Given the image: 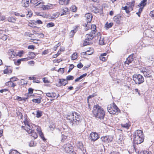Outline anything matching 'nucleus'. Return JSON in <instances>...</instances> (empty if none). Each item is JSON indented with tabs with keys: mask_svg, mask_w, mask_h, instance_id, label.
<instances>
[{
	"mask_svg": "<svg viewBox=\"0 0 154 154\" xmlns=\"http://www.w3.org/2000/svg\"><path fill=\"white\" fill-rule=\"evenodd\" d=\"M66 118L68 122L72 126L78 124L81 119V116L79 113L75 112L69 113Z\"/></svg>",
	"mask_w": 154,
	"mask_h": 154,
	"instance_id": "1",
	"label": "nucleus"
},
{
	"mask_svg": "<svg viewBox=\"0 0 154 154\" xmlns=\"http://www.w3.org/2000/svg\"><path fill=\"white\" fill-rule=\"evenodd\" d=\"M93 113L97 118L100 120H103L104 117L105 112L103 108L98 105H95L93 108Z\"/></svg>",
	"mask_w": 154,
	"mask_h": 154,
	"instance_id": "2",
	"label": "nucleus"
},
{
	"mask_svg": "<svg viewBox=\"0 0 154 154\" xmlns=\"http://www.w3.org/2000/svg\"><path fill=\"white\" fill-rule=\"evenodd\" d=\"M134 142L135 144H138L143 142L144 140V135L143 132L138 130L135 131L134 133Z\"/></svg>",
	"mask_w": 154,
	"mask_h": 154,
	"instance_id": "3",
	"label": "nucleus"
},
{
	"mask_svg": "<svg viewBox=\"0 0 154 154\" xmlns=\"http://www.w3.org/2000/svg\"><path fill=\"white\" fill-rule=\"evenodd\" d=\"M91 31L89 33L87 34L85 36V40L90 41L95 36V34L96 32V26L95 25H92L91 26Z\"/></svg>",
	"mask_w": 154,
	"mask_h": 154,
	"instance_id": "4",
	"label": "nucleus"
},
{
	"mask_svg": "<svg viewBox=\"0 0 154 154\" xmlns=\"http://www.w3.org/2000/svg\"><path fill=\"white\" fill-rule=\"evenodd\" d=\"M107 108L108 112L111 114H116V113L120 112L119 109L115 104L109 105Z\"/></svg>",
	"mask_w": 154,
	"mask_h": 154,
	"instance_id": "5",
	"label": "nucleus"
},
{
	"mask_svg": "<svg viewBox=\"0 0 154 154\" xmlns=\"http://www.w3.org/2000/svg\"><path fill=\"white\" fill-rule=\"evenodd\" d=\"M133 80L137 84H140L144 81L143 77L140 74H134L133 75Z\"/></svg>",
	"mask_w": 154,
	"mask_h": 154,
	"instance_id": "6",
	"label": "nucleus"
},
{
	"mask_svg": "<svg viewBox=\"0 0 154 154\" xmlns=\"http://www.w3.org/2000/svg\"><path fill=\"white\" fill-rule=\"evenodd\" d=\"M97 39L99 41V44L100 45H103L105 44L104 37L102 36L100 32L97 33Z\"/></svg>",
	"mask_w": 154,
	"mask_h": 154,
	"instance_id": "7",
	"label": "nucleus"
},
{
	"mask_svg": "<svg viewBox=\"0 0 154 154\" xmlns=\"http://www.w3.org/2000/svg\"><path fill=\"white\" fill-rule=\"evenodd\" d=\"M63 147L67 152L72 151L73 149V146L69 143L63 145Z\"/></svg>",
	"mask_w": 154,
	"mask_h": 154,
	"instance_id": "8",
	"label": "nucleus"
},
{
	"mask_svg": "<svg viewBox=\"0 0 154 154\" xmlns=\"http://www.w3.org/2000/svg\"><path fill=\"white\" fill-rule=\"evenodd\" d=\"M134 60L133 54H131L127 58L126 60L124 63L125 65H127V66L128 67L129 64L131 63Z\"/></svg>",
	"mask_w": 154,
	"mask_h": 154,
	"instance_id": "9",
	"label": "nucleus"
},
{
	"mask_svg": "<svg viewBox=\"0 0 154 154\" xmlns=\"http://www.w3.org/2000/svg\"><path fill=\"white\" fill-rule=\"evenodd\" d=\"M90 138L93 141L97 140L99 138V136L97 133L96 132H92L90 135Z\"/></svg>",
	"mask_w": 154,
	"mask_h": 154,
	"instance_id": "10",
	"label": "nucleus"
},
{
	"mask_svg": "<svg viewBox=\"0 0 154 154\" xmlns=\"http://www.w3.org/2000/svg\"><path fill=\"white\" fill-rule=\"evenodd\" d=\"M144 76L146 77H151L152 72L151 71L146 69L142 71Z\"/></svg>",
	"mask_w": 154,
	"mask_h": 154,
	"instance_id": "11",
	"label": "nucleus"
},
{
	"mask_svg": "<svg viewBox=\"0 0 154 154\" xmlns=\"http://www.w3.org/2000/svg\"><path fill=\"white\" fill-rule=\"evenodd\" d=\"M113 20L116 23L120 24L122 20L121 16L119 14L117 15L114 17Z\"/></svg>",
	"mask_w": 154,
	"mask_h": 154,
	"instance_id": "12",
	"label": "nucleus"
},
{
	"mask_svg": "<svg viewBox=\"0 0 154 154\" xmlns=\"http://www.w3.org/2000/svg\"><path fill=\"white\" fill-rule=\"evenodd\" d=\"M88 23H90L92 20V16L91 13H88L86 14L85 16Z\"/></svg>",
	"mask_w": 154,
	"mask_h": 154,
	"instance_id": "13",
	"label": "nucleus"
},
{
	"mask_svg": "<svg viewBox=\"0 0 154 154\" xmlns=\"http://www.w3.org/2000/svg\"><path fill=\"white\" fill-rule=\"evenodd\" d=\"M59 81L58 83L60 84V85H63L64 86L65 85L68 83V82L66 80L64 79H58Z\"/></svg>",
	"mask_w": 154,
	"mask_h": 154,
	"instance_id": "14",
	"label": "nucleus"
},
{
	"mask_svg": "<svg viewBox=\"0 0 154 154\" xmlns=\"http://www.w3.org/2000/svg\"><path fill=\"white\" fill-rule=\"evenodd\" d=\"M33 128V126L30 125V124H29L27 125L26 128H24V129L26 130L28 133H31L33 130V129H32Z\"/></svg>",
	"mask_w": 154,
	"mask_h": 154,
	"instance_id": "15",
	"label": "nucleus"
},
{
	"mask_svg": "<svg viewBox=\"0 0 154 154\" xmlns=\"http://www.w3.org/2000/svg\"><path fill=\"white\" fill-rule=\"evenodd\" d=\"M30 2L34 5L37 4V5L44 4V2L42 1H38V0H31Z\"/></svg>",
	"mask_w": 154,
	"mask_h": 154,
	"instance_id": "16",
	"label": "nucleus"
},
{
	"mask_svg": "<svg viewBox=\"0 0 154 154\" xmlns=\"http://www.w3.org/2000/svg\"><path fill=\"white\" fill-rule=\"evenodd\" d=\"M5 85L7 86L14 88L17 85L16 84L13 83L11 80L8 82L5 83Z\"/></svg>",
	"mask_w": 154,
	"mask_h": 154,
	"instance_id": "17",
	"label": "nucleus"
},
{
	"mask_svg": "<svg viewBox=\"0 0 154 154\" xmlns=\"http://www.w3.org/2000/svg\"><path fill=\"white\" fill-rule=\"evenodd\" d=\"M29 0H22L21 3L22 5L26 7L29 6Z\"/></svg>",
	"mask_w": 154,
	"mask_h": 154,
	"instance_id": "18",
	"label": "nucleus"
},
{
	"mask_svg": "<svg viewBox=\"0 0 154 154\" xmlns=\"http://www.w3.org/2000/svg\"><path fill=\"white\" fill-rule=\"evenodd\" d=\"M147 0H142L140 3L139 4L138 6V7H144L146 5V2Z\"/></svg>",
	"mask_w": 154,
	"mask_h": 154,
	"instance_id": "19",
	"label": "nucleus"
},
{
	"mask_svg": "<svg viewBox=\"0 0 154 154\" xmlns=\"http://www.w3.org/2000/svg\"><path fill=\"white\" fill-rule=\"evenodd\" d=\"M25 120L24 121V123L25 125H27L29 124V119L27 118L26 115L25 114L24 115Z\"/></svg>",
	"mask_w": 154,
	"mask_h": 154,
	"instance_id": "20",
	"label": "nucleus"
},
{
	"mask_svg": "<svg viewBox=\"0 0 154 154\" xmlns=\"http://www.w3.org/2000/svg\"><path fill=\"white\" fill-rule=\"evenodd\" d=\"M135 2V1H133L131 2H129V5L130 6L128 8L130 10H131V11L133 10V8L134 6Z\"/></svg>",
	"mask_w": 154,
	"mask_h": 154,
	"instance_id": "21",
	"label": "nucleus"
},
{
	"mask_svg": "<svg viewBox=\"0 0 154 154\" xmlns=\"http://www.w3.org/2000/svg\"><path fill=\"white\" fill-rule=\"evenodd\" d=\"M77 27L75 28V29L74 30H72L69 33V35L70 37L72 38L73 37L75 34V33L76 32L77 30H76V28Z\"/></svg>",
	"mask_w": 154,
	"mask_h": 154,
	"instance_id": "22",
	"label": "nucleus"
},
{
	"mask_svg": "<svg viewBox=\"0 0 154 154\" xmlns=\"http://www.w3.org/2000/svg\"><path fill=\"white\" fill-rule=\"evenodd\" d=\"M41 99L42 98L40 97V98L33 99L32 100V101L33 102H35V103L39 104L41 102Z\"/></svg>",
	"mask_w": 154,
	"mask_h": 154,
	"instance_id": "23",
	"label": "nucleus"
},
{
	"mask_svg": "<svg viewBox=\"0 0 154 154\" xmlns=\"http://www.w3.org/2000/svg\"><path fill=\"white\" fill-rule=\"evenodd\" d=\"M28 54L29 55L31 56V57H29L30 60L34 59L36 55L33 52H30Z\"/></svg>",
	"mask_w": 154,
	"mask_h": 154,
	"instance_id": "24",
	"label": "nucleus"
},
{
	"mask_svg": "<svg viewBox=\"0 0 154 154\" xmlns=\"http://www.w3.org/2000/svg\"><path fill=\"white\" fill-rule=\"evenodd\" d=\"M8 21L9 22L14 23L16 21L15 18L13 17H9L8 19Z\"/></svg>",
	"mask_w": 154,
	"mask_h": 154,
	"instance_id": "25",
	"label": "nucleus"
},
{
	"mask_svg": "<svg viewBox=\"0 0 154 154\" xmlns=\"http://www.w3.org/2000/svg\"><path fill=\"white\" fill-rule=\"evenodd\" d=\"M28 134H31V136H32L34 139H36L38 137V135L36 132H34V130L31 133H28Z\"/></svg>",
	"mask_w": 154,
	"mask_h": 154,
	"instance_id": "26",
	"label": "nucleus"
},
{
	"mask_svg": "<svg viewBox=\"0 0 154 154\" xmlns=\"http://www.w3.org/2000/svg\"><path fill=\"white\" fill-rule=\"evenodd\" d=\"M77 146L79 149L82 151V150L83 146L82 142H78L77 144Z\"/></svg>",
	"mask_w": 154,
	"mask_h": 154,
	"instance_id": "27",
	"label": "nucleus"
},
{
	"mask_svg": "<svg viewBox=\"0 0 154 154\" xmlns=\"http://www.w3.org/2000/svg\"><path fill=\"white\" fill-rule=\"evenodd\" d=\"M62 11L63 12L61 14V15L66 14L67 12H68V9L66 8H65L62 9Z\"/></svg>",
	"mask_w": 154,
	"mask_h": 154,
	"instance_id": "28",
	"label": "nucleus"
},
{
	"mask_svg": "<svg viewBox=\"0 0 154 154\" xmlns=\"http://www.w3.org/2000/svg\"><path fill=\"white\" fill-rule=\"evenodd\" d=\"M92 11L94 13L97 14L99 12V9L95 7H93L92 8Z\"/></svg>",
	"mask_w": 154,
	"mask_h": 154,
	"instance_id": "29",
	"label": "nucleus"
},
{
	"mask_svg": "<svg viewBox=\"0 0 154 154\" xmlns=\"http://www.w3.org/2000/svg\"><path fill=\"white\" fill-rule=\"evenodd\" d=\"M108 143L111 142L112 141L113 137L112 136H106Z\"/></svg>",
	"mask_w": 154,
	"mask_h": 154,
	"instance_id": "30",
	"label": "nucleus"
},
{
	"mask_svg": "<svg viewBox=\"0 0 154 154\" xmlns=\"http://www.w3.org/2000/svg\"><path fill=\"white\" fill-rule=\"evenodd\" d=\"M36 143L33 140H31L30 142L29 145L30 147L34 146H36Z\"/></svg>",
	"mask_w": 154,
	"mask_h": 154,
	"instance_id": "31",
	"label": "nucleus"
},
{
	"mask_svg": "<svg viewBox=\"0 0 154 154\" xmlns=\"http://www.w3.org/2000/svg\"><path fill=\"white\" fill-rule=\"evenodd\" d=\"M42 112L39 110H38L36 112V117L39 118L42 116Z\"/></svg>",
	"mask_w": 154,
	"mask_h": 154,
	"instance_id": "32",
	"label": "nucleus"
},
{
	"mask_svg": "<svg viewBox=\"0 0 154 154\" xmlns=\"http://www.w3.org/2000/svg\"><path fill=\"white\" fill-rule=\"evenodd\" d=\"M77 58V53H74L72 56V60H75Z\"/></svg>",
	"mask_w": 154,
	"mask_h": 154,
	"instance_id": "33",
	"label": "nucleus"
},
{
	"mask_svg": "<svg viewBox=\"0 0 154 154\" xmlns=\"http://www.w3.org/2000/svg\"><path fill=\"white\" fill-rule=\"evenodd\" d=\"M106 136L103 137H101V139L103 141L106 143H108L107 141Z\"/></svg>",
	"mask_w": 154,
	"mask_h": 154,
	"instance_id": "34",
	"label": "nucleus"
},
{
	"mask_svg": "<svg viewBox=\"0 0 154 154\" xmlns=\"http://www.w3.org/2000/svg\"><path fill=\"white\" fill-rule=\"evenodd\" d=\"M42 5L41 7L42 8L43 10H45L46 9H48L50 8V6L47 5H43V4H42Z\"/></svg>",
	"mask_w": 154,
	"mask_h": 154,
	"instance_id": "35",
	"label": "nucleus"
},
{
	"mask_svg": "<svg viewBox=\"0 0 154 154\" xmlns=\"http://www.w3.org/2000/svg\"><path fill=\"white\" fill-rule=\"evenodd\" d=\"M74 79V77L72 75H68L66 77V79L68 80H72Z\"/></svg>",
	"mask_w": 154,
	"mask_h": 154,
	"instance_id": "36",
	"label": "nucleus"
},
{
	"mask_svg": "<svg viewBox=\"0 0 154 154\" xmlns=\"http://www.w3.org/2000/svg\"><path fill=\"white\" fill-rule=\"evenodd\" d=\"M113 23H106L105 24V26L107 28L111 27L113 25Z\"/></svg>",
	"mask_w": 154,
	"mask_h": 154,
	"instance_id": "37",
	"label": "nucleus"
},
{
	"mask_svg": "<svg viewBox=\"0 0 154 154\" xmlns=\"http://www.w3.org/2000/svg\"><path fill=\"white\" fill-rule=\"evenodd\" d=\"M19 83L20 85H24L26 84V82L24 81V80L23 79H21L20 80Z\"/></svg>",
	"mask_w": 154,
	"mask_h": 154,
	"instance_id": "38",
	"label": "nucleus"
},
{
	"mask_svg": "<svg viewBox=\"0 0 154 154\" xmlns=\"http://www.w3.org/2000/svg\"><path fill=\"white\" fill-rule=\"evenodd\" d=\"M70 9L73 12H75L77 11V7L75 5L72 6L71 7Z\"/></svg>",
	"mask_w": 154,
	"mask_h": 154,
	"instance_id": "39",
	"label": "nucleus"
},
{
	"mask_svg": "<svg viewBox=\"0 0 154 154\" xmlns=\"http://www.w3.org/2000/svg\"><path fill=\"white\" fill-rule=\"evenodd\" d=\"M54 23L51 22L48 23L47 25V27L48 28L54 26Z\"/></svg>",
	"mask_w": 154,
	"mask_h": 154,
	"instance_id": "40",
	"label": "nucleus"
},
{
	"mask_svg": "<svg viewBox=\"0 0 154 154\" xmlns=\"http://www.w3.org/2000/svg\"><path fill=\"white\" fill-rule=\"evenodd\" d=\"M32 13L31 11H29L28 13L27 14L26 17L27 18H29L32 15Z\"/></svg>",
	"mask_w": 154,
	"mask_h": 154,
	"instance_id": "41",
	"label": "nucleus"
},
{
	"mask_svg": "<svg viewBox=\"0 0 154 154\" xmlns=\"http://www.w3.org/2000/svg\"><path fill=\"white\" fill-rule=\"evenodd\" d=\"M67 138V136L64 134H63V133H62V141H63L64 140H66Z\"/></svg>",
	"mask_w": 154,
	"mask_h": 154,
	"instance_id": "42",
	"label": "nucleus"
},
{
	"mask_svg": "<svg viewBox=\"0 0 154 154\" xmlns=\"http://www.w3.org/2000/svg\"><path fill=\"white\" fill-rule=\"evenodd\" d=\"M38 134L41 138L43 139V140H45V139L44 136V134L42 131L40 132Z\"/></svg>",
	"mask_w": 154,
	"mask_h": 154,
	"instance_id": "43",
	"label": "nucleus"
},
{
	"mask_svg": "<svg viewBox=\"0 0 154 154\" xmlns=\"http://www.w3.org/2000/svg\"><path fill=\"white\" fill-rule=\"evenodd\" d=\"M140 154H152V153L150 152H149L147 151L144 150L141 151Z\"/></svg>",
	"mask_w": 154,
	"mask_h": 154,
	"instance_id": "44",
	"label": "nucleus"
},
{
	"mask_svg": "<svg viewBox=\"0 0 154 154\" xmlns=\"http://www.w3.org/2000/svg\"><path fill=\"white\" fill-rule=\"evenodd\" d=\"M23 53L24 51H20L18 52V53L16 55L20 57H21L22 56V54H23Z\"/></svg>",
	"mask_w": 154,
	"mask_h": 154,
	"instance_id": "45",
	"label": "nucleus"
},
{
	"mask_svg": "<svg viewBox=\"0 0 154 154\" xmlns=\"http://www.w3.org/2000/svg\"><path fill=\"white\" fill-rule=\"evenodd\" d=\"M93 53V52L91 51L90 52L88 51L86 52H84L82 53V54L84 55H90L92 54Z\"/></svg>",
	"mask_w": 154,
	"mask_h": 154,
	"instance_id": "46",
	"label": "nucleus"
},
{
	"mask_svg": "<svg viewBox=\"0 0 154 154\" xmlns=\"http://www.w3.org/2000/svg\"><path fill=\"white\" fill-rule=\"evenodd\" d=\"M38 15L42 17H48V15L46 14H44L42 13H38Z\"/></svg>",
	"mask_w": 154,
	"mask_h": 154,
	"instance_id": "47",
	"label": "nucleus"
},
{
	"mask_svg": "<svg viewBox=\"0 0 154 154\" xmlns=\"http://www.w3.org/2000/svg\"><path fill=\"white\" fill-rule=\"evenodd\" d=\"M121 126L122 127L125 128H128L129 127L128 124L127 123L125 124H122Z\"/></svg>",
	"mask_w": 154,
	"mask_h": 154,
	"instance_id": "48",
	"label": "nucleus"
},
{
	"mask_svg": "<svg viewBox=\"0 0 154 154\" xmlns=\"http://www.w3.org/2000/svg\"><path fill=\"white\" fill-rule=\"evenodd\" d=\"M106 57L103 56L102 55H100L99 57L100 59L103 61H104L106 60Z\"/></svg>",
	"mask_w": 154,
	"mask_h": 154,
	"instance_id": "49",
	"label": "nucleus"
},
{
	"mask_svg": "<svg viewBox=\"0 0 154 154\" xmlns=\"http://www.w3.org/2000/svg\"><path fill=\"white\" fill-rule=\"evenodd\" d=\"M74 66L73 64H71L69 66V69L68 71V72H70L71 71L73 68Z\"/></svg>",
	"mask_w": 154,
	"mask_h": 154,
	"instance_id": "50",
	"label": "nucleus"
},
{
	"mask_svg": "<svg viewBox=\"0 0 154 154\" xmlns=\"http://www.w3.org/2000/svg\"><path fill=\"white\" fill-rule=\"evenodd\" d=\"M21 61H27L30 60V58L29 57H27L26 58H23L20 59Z\"/></svg>",
	"mask_w": 154,
	"mask_h": 154,
	"instance_id": "51",
	"label": "nucleus"
},
{
	"mask_svg": "<svg viewBox=\"0 0 154 154\" xmlns=\"http://www.w3.org/2000/svg\"><path fill=\"white\" fill-rule=\"evenodd\" d=\"M149 15L152 17H154V10L150 11Z\"/></svg>",
	"mask_w": 154,
	"mask_h": 154,
	"instance_id": "52",
	"label": "nucleus"
},
{
	"mask_svg": "<svg viewBox=\"0 0 154 154\" xmlns=\"http://www.w3.org/2000/svg\"><path fill=\"white\" fill-rule=\"evenodd\" d=\"M89 41H88V40H86L85 39L84 41V43H83V45L84 46L87 45H88L89 44Z\"/></svg>",
	"mask_w": 154,
	"mask_h": 154,
	"instance_id": "53",
	"label": "nucleus"
},
{
	"mask_svg": "<svg viewBox=\"0 0 154 154\" xmlns=\"http://www.w3.org/2000/svg\"><path fill=\"white\" fill-rule=\"evenodd\" d=\"M31 40H32L34 41L33 42H32L34 43H35V44H37L38 43V41H39L40 40L39 39H31Z\"/></svg>",
	"mask_w": 154,
	"mask_h": 154,
	"instance_id": "54",
	"label": "nucleus"
},
{
	"mask_svg": "<svg viewBox=\"0 0 154 154\" xmlns=\"http://www.w3.org/2000/svg\"><path fill=\"white\" fill-rule=\"evenodd\" d=\"M21 61L20 59H19L17 60L16 62L15 63V64L17 66H18L20 65L21 63Z\"/></svg>",
	"mask_w": 154,
	"mask_h": 154,
	"instance_id": "55",
	"label": "nucleus"
},
{
	"mask_svg": "<svg viewBox=\"0 0 154 154\" xmlns=\"http://www.w3.org/2000/svg\"><path fill=\"white\" fill-rule=\"evenodd\" d=\"M33 89L31 88H29L28 89V93L29 94H32L33 92Z\"/></svg>",
	"mask_w": 154,
	"mask_h": 154,
	"instance_id": "56",
	"label": "nucleus"
},
{
	"mask_svg": "<svg viewBox=\"0 0 154 154\" xmlns=\"http://www.w3.org/2000/svg\"><path fill=\"white\" fill-rule=\"evenodd\" d=\"M60 2L59 3L60 5H63L64 4L65 1L66 0H59Z\"/></svg>",
	"mask_w": 154,
	"mask_h": 154,
	"instance_id": "57",
	"label": "nucleus"
},
{
	"mask_svg": "<svg viewBox=\"0 0 154 154\" xmlns=\"http://www.w3.org/2000/svg\"><path fill=\"white\" fill-rule=\"evenodd\" d=\"M17 78H15V77L11 78V80H11V81L12 82V81H17Z\"/></svg>",
	"mask_w": 154,
	"mask_h": 154,
	"instance_id": "58",
	"label": "nucleus"
},
{
	"mask_svg": "<svg viewBox=\"0 0 154 154\" xmlns=\"http://www.w3.org/2000/svg\"><path fill=\"white\" fill-rule=\"evenodd\" d=\"M58 72H60L62 74L64 72V68H60L58 70Z\"/></svg>",
	"mask_w": 154,
	"mask_h": 154,
	"instance_id": "59",
	"label": "nucleus"
},
{
	"mask_svg": "<svg viewBox=\"0 0 154 154\" xmlns=\"http://www.w3.org/2000/svg\"><path fill=\"white\" fill-rule=\"evenodd\" d=\"M60 45V43H58L55 46L54 48V50L56 51L57 49V48L59 47Z\"/></svg>",
	"mask_w": 154,
	"mask_h": 154,
	"instance_id": "60",
	"label": "nucleus"
},
{
	"mask_svg": "<svg viewBox=\"0 0 154 154\" xmlns=\"http://www.w3.org/2000/svg\"><path fill=\"white\" fill-rule=\"evenodd\" d=\"M25 35H26L29 36V37H31V35H33L32 34L28 32H26L25 33Z\"/></svg>",
	"mask_w": 154,
	"mask_h": 154,
	"instance_id": "61",
	"label": "nucleus"
},
{
	"mask_svg": "<svg viewBox=\"0 0 154 154\" xmlns=\"http://www.w3.org/2000/svg\"><path fill=\"white\" fill-rule=\"evenodd\" d=\"M28 49H32L33 50L35 48V47L33 45H29L28 46Z\"/></svg>",
	"mask_w": 154,
	"mask_h": 154,
	"instance_id": "62",
	"label": "nucleus"
},
{
	"mask_svg": "<svg viewBox=\"0 0 154 154\" xmlns=\"http://www.w3.org/2000/svg\"><path fill=\"white\" fill-rule=\"evenodd\" d=\"M43 82L45 83H49L48 81L46 78H43Z\"/></svg>",
	"mask_w": 154,
	"mask_h": 154,
	"instance_id": "63",
	"label": "nucleus"
},
{
	"mask_svg": "<svg viewBox=\"0 0 154 154\" xmlns=\"http://www.w3.org/2000/svg\"><path fill=\"white\" fill-rule=\"evenodd\" d=\"M109 154H120L119 152L116 151H112Z\"/></svg>",
	"mask_w": 154,
	"mask_h": 154,
	"instance_id": "64",
	"label": "nucleus"
}]
</instances>
